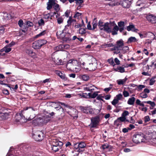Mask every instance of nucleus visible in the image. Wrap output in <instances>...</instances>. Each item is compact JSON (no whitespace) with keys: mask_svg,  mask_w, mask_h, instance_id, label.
<instances>
[{"mask_svg":"<svg viewBox=\"0 0 156 156\" xmlns=\"http://www.w3.org/2000/svg\"><path fill=\"white\" fill-rule=\"evenodd\" d=\"M82 78L83 80L87 81L89 80L90 77L88 75L84 74L82 76Z\"/></svg>","mask_w":156,"mask_h":156,"instance_id":"obj_30","label":"nucleus"},{"mask_svg":"<svg viewBox=\"0 0 156 156\" xmlns=\"http://www.w3.org/2000/svg\"><path fill=\"white\" fill-rule=\"evenodd\" d=\"M3 93L4 94L6 95H8L9 94V92L7 90H4L3 91Z\"/></svg>","mask_w":156,"mask_h":156,"instance_id":"obj_63","label":"nucleus"},{"mask_svg":"<svg viewBox=\"0 0 156 156\" xmlns=\"http://www.w3.org/2000/svg\"><path fill=\"white\" fill-rule=\"evenodd\" d=\"M11 48L6 45L3 48L1 49V51H5L6 53H8L11 50Z\"/></svg>","mask_w":156,"mask_h":156,"instance_id":"obj_24","label":"nucleus"},{"mask_svg":"<svg viewBox=\"0 0 156 156\" xmlns=\"http://www.w3.org/2000/svg\"><path fill=\"white\" fill-rule=\"evenodd\" d=\"M33 137L36 141H41L44 139V134L41 131H38L33 134Z\"/></svg>","mask_w":156,"mask_h":156,"instance_id":"obj_11","label":"nucleus"},{"mask_svg":"<svg viewBox=\"0 0 156 156\" xmlns=\"http://www.w3.org/2000/svg\"><path fill=\"white\" fill-rule=\"evenodd\" d=\"M134 28V26L133 25H130L129 26H128L127 27V30L128 31H132Z\"/></svg>","mask_w":156,"mask_h":156,"instance_id":"obj_36","label":"nucleus"},{"mask_svg":"<svg viewBox=\"0 0 156 156\" xmlns=\"http://www.w3.org/2000/svg\"><path fill=\"white\" fill-rule=\"evenodd\" d=\"M55 0H48V2L47 3V9L48 10L51 9L53 6H54L55 4Z\"/></svg>","mask_w":156,"mask_h":156,"instance_id":"obj_16","label":"nucleus"},{"mask_svg":"<svg viewBox=\"0 0 156 156\" xmlns=\"http://www.w3.org/2000/svg\"><path fill=\"white\" fill-rule=\"evenodd\" d=\"M87 28L89 30H91L92 29L91 26L90 24V22H89L87 25Z\"/></svg>","mask_w":156,"mask_h":156,"instance_id":"obj_64","label":"nucleus"},{"mask_svg":"<svg viewBox=\"0 0 156 156\" xmlns=\"http://www.w3.org/2000/svg\"><path fill=\"white\" fill-rule=\"evenodd\" d=\"M124 42L122 39L116 42V45L111 48L112 51H115L114 54H117L120 52V51L122 50L124 45Z\"/></svg>","mask_w":156,"mask_h":156,"instance_id":"obj_2","label":"nucleus"},{"mask_svg":"<svg viewBox=\"0 0 156 156\" xmlns=\"http://www.w3.org/2000/svg\"><path fill=\"white\" fill-rule=\"evenodd\" d=\"M147 104H149L151 105L153 107L155 106V104L154 102L151 101H148V102H147Z\"/></svg>","mask_w":156,"mask_h":156,"instance_id":"obj_53","label":"nucleus"},{"mask_svg":"<svg viewBox=\"0 0 156 156\" xmlns=\"http://www.w3.org/2000/svg\"><path fill=\"white\" fill-rule=\"evenodd\" d=\"M140 95H141V97L142 98H147L148 96L146 94H143V93H142V94H141Z\"/></svg>","mask_w":156,"mask_h":156,"instance_id":"obj_62","label":"nucleus"},{"mask_svg":"<svg viewBox=\"0 0 156 156\" xmlns=\"http://www.w3.org/2000/svg\"><path fill=\"white\" fill-rule=\"evenodd\" d=\"M87 70H89V71H93L96 68V64L95 63H91L89 64L88 68L84 67Z\"/></svg>","mask_w":156,"mask_h":156,"instance_id":"obj_17","label":"nucleus"},{"mask_svg":"<svg viewBox=\"0 0 156 156\" xmlns=\"http://www.w3.org/2000/svg\"><path fill=\"white\" fill-rule=\"evenodd\" d=\"M123 94L124 96L125 97H128L129 96V92L126 90H124L123 92Z\"/></svg>","mask_w":156,"mask_h":156,"instance_id":"obj_46","label":"nucleus"},{"mask_svg":"<svg viewBox=\"0 0 156 156\" xmlns=\"http://www.w3.org/2000/svg\"><path fill=\"white\" fill-rule=\"evenodd\" d=\"M70 34L69 33L62 32L59 35V38L64 42H67L69 41L71 39Z\"/></svg>","mask_w":156,"mask_h":156,"instance_id":"obj_12","label":"nucleus"},{"mask_svg":"<svg viewBox=\"0 0 156 156\" xmlns=\"http://www.w3.org/2000/svg\"><path fill=\"white\" fill-rule=\"evenodd\" d=\"M83 27V24H78L77 25H75L74 26V27L75 28H78L79 27Z\"/></svg>","mask_w":156,"mask_h":156,"instance_id":"obj_59","label":"nucleus"},{"mask_svg":"<svg viewBox=\"0 0 156 156\" xmlns=\"http://www.w3.org/2000/svg\"><path fill=\"white\" fill-rule=\"evenodd\" d=\"M122 50L123 51V53H125L126 52V50H128L129 49V47L128 46H126L124 47H122Z\"/></svg>","mask_w":156,"mask_h":156,"instance_id":"obj_50","label":"nucleus"},{"mask_svg":"<svg viewBox=\"0 0 156 156\" xmlns=\"http://www.w3.org/2000/svg\"><path fill=\"white\" fill-rule=\"evenodd\" d=\"M98 26L100 30H101L103 28V26H104L103 22L101 20H99L98 23Z\"/></svg>","mask_w":156,"mask_h":156,"instance_id":"obj_32","label":"nucleus"},{"mask_svg":"<svg viewBox=\"0 0 156 156\" xmlns=\"http://www.w3.org/2000/svg\"><path fill=\"white\" fill-rule=\"evenodd\" d=\"M114 125L118 126L120 125V122L118 120L116 119L114 121Z\"/></svg>","mask_w":156,"mask_h":156,"instance_id":"obj_54","label":"nucleus"},{"mask_svg":"<svg viewBox=\"0 0 156 156\" xmlns=\"http://www.w3.org/2000/svg\"><path fill=\"white\" fill-rule=\"evenodd\" d=\"M79 109L84 113L92 114L94 113V111L90 106L84 107L80 106Z\"/></svg>","mask_w":156,"mask_h":156,"instance_id":"obj_10","label":"nucleus"},{"mask_svg":"<svg viewBox=\"0 0 156 156\" xmlns=\"http://www.w3.org/2000/svg\"><path fill=\"white\" fill-rule=\"evenodd\" d=\"M59 76L61 79H62V80H67V78L64 73L62 72Z\"/></svg>","mask_w":156,"mask_h":156,"instance_id":"obj_33","label":"nucleus"},{"mask_svg":"<svg viewBox=\"0 0 156 156\" xmlns=\"http://www.w3.org/2000/svg\"><path fill=\"white\" fill-rule=\"evenodd\" d=\"M145 18L149 23L153 24L156 23V16L154 15L148 14L146 15Z\"/></svg>","mask_w":156,"mask_h":156,"instance_id":"obj_13","label":"nucleus"},{"mask_svg":"<svg viewBox=\"0 0 156 156\" xmlns=\"http://www.w3.org/2000/svg\"><path fill=\"white\" fill-rule=\"evenodd\" d=\"M146 35L147 36L150 35V36L153 37L152 38H153V39H154L155 37L153 33L150 32H147L146 34Z\"/></svg>","mask_w":156,"mask_h":156,"instance_id":"obj_43","label":"nucleus"},{"mask_svg":"<svg viewBox=\"0 0 156 156\" xmlns=\"http://www.w3.org/2000/svg\"><path fill=\"white\" fill-rule=\"evenodd\" d=\"M54 6L53 8H54L55 10L56 11V12H58L60 8L59 5L58 4L55 3Z\"/></svg>","mask_w":156,"mask_h":156,"instance_id":"obj_34","label":"nucleus"},{"mask_svg":"<svg viewBox=\"0 0 156 156\" xmlns=\"http://www.w3.org/2000/svg\"><path fill=\"white\" fill-rule=\"evenodd\" d=\"M32 47L34 49H39L41 48L38 40L34 41L32 43Z\"/></svg>","mask_w":156,"mask_h":156,"instance_id":"obj_18","label":"nucleus"},{"mask_svg":"<svg viewBox=\"0 0 156 156\" xmlns=\"http://www.w3.org/2000/svg\"><path fill=\"white\" fill-rule=\"evenodd\" d=\"M35 110L36 109L32 107H27L24 108L21 111L20 115L21 116L22 115H25L26 116L27 118L29 115L32 114V115H30V116L28 118V119L31 120L35 117L34 115H33V114Z\"/></svg>","mask_w":156,"mask_h":156,"instance_id":"obj_1","label":"nucleus"},{"mask_svg":"<svg viewBox=\"0 0 156 156\" xmlns=\"http://www.w3.org/2000/svg\"><path fill=\"white\" fill-rule=\"evenodd\" d=\"M114 61L117 65H119L120 63V61L117 58H115L114 59Z\"/></svg>","mask_w":156,"mask_h":156,"instance_id":"obj_61","label":"nucleus"},{"mask_svg":"<svg viewBox=\"0 0 156 156\" xmlns=\"http://www.w3.org/2000/svg\"><path fill=\"white\" fill-rule=\"evenodd\" d=\"M117 119L119 121L123 122L125 121L126 120V117L122 116L121 117L118 118Z\"/></svg>","mask_w":156,"mask_h":156,"instance_id":"obj_40","label":"nucleus"},{"mask_svg":"<svg viewBox=\"0 0 156 156\" xmlns=\"http://www.w3.org/2000/svg\"><path fill=\"white\" fill-rule=\"evenodd\" d=\"M15 43L13 41H12L11 43H10L9 44L7 45V46L9 47V48L12 47L15 44Z\"/></svg>","mask_w":156,"mask_h":156,"instance_id":"obj_58","label":"nucleus"},{"mask_svg":"<svg viewBox=\"0 0 156 156\" xmlns=\"http://www.w3.org/2000/svg\"><path fill=\"white\" fill-rule=\"evenodd\" d=\"M103 45L104 46V47L105 48L110 47H114V45L112 43L106 44L105 43H104Z\"/></svg>","mask_w":156,"mask_h":156,"instance_id":"obj_31","label":"nucleus"},{"mask_svg":"<svg viewBox=\"0 0 156 156\" xmlns=\"http://www.w3.org/2000/svg\"><path fill=\"white\" fill-rule=\"evenodd\" d=\"M38 42L40 44V46L41 47L43 45L46 44L47 43V41L45 40H38Z\"/></svg>","mask_w":156,"mask_h":156,"instance_id":"obj_28","label":"nucleus"},{"mask_svg":"<svg viewBox=\"0 0 156 156\" xmlns=\"http://www.w3.org/2000/svg\"><path fill=\"white\" fill-rule=\"evenodd\" d=\"M127 79L125 78L122 80H117V82L119 85L124 84L126 81Z\"/></svg>","mask_w":156,"mask_h":156,"instance_id":"obj_27","label":"nucleus"},{"mask_svg":"<svg viewBox=\"0 0 156 156\" xmlns=\"http://www.w3.org/2000/svg\"><path fill=\"white\" fill-rule=\"evenodd\" d=\"M133 0H122L121 3L122 6L124 8H129Z\"/></svg>","mask_w":156,"mask_h":156,"instance_id":"obj_15","label":"nucleus"},{"mask_svg":"<svg viewBox=\"0 0 156 156\" xmlns=\"http://www.w3.org/2000/svg\"><path fill=\"white\" fill-rule=\"evenodd\" d=\"M146 140L145 135L143 133L134 135L133 139V142L136 144L145 142Z\"/></svg>","mask_w":156,"mask_h":156,"instance_id":"obj_3","label":"nucleus"},{"mask_svg":"<svg viewBox=\"0 0 156 156\" xmlns=\"http://www.w3.org/2000/svg\"><path fill=\"white\" fill-rule=\"evenodd\" d=\"M57 23L59 24L62 23L63 21V19L62 17H59L57 19Z\"/></svg>","mask_w":156,"mask_h":156,"instance_id":"obj_42","label":"nucleus"},{"mask_svg":"<svg viewBox=\"0 0 156 156\" xmlns=\"http://www.w3.org/2000/svg\"><path fill=\"white\" fill-rule=\"evenodd\" d=\"M115 70L121 73H124L125 71L124 68L120 66H118L117 68L115 69Z\"/></svg>","mask_w":156,"mask_h":156,"instance_id":"obj_23","label":"nucleus"},{"mask_svg":"<svg viewBox=\"0 0 156 156\" xmlns=\"http://www.w3.org/2000/svg\"><path fill=\"white\" fill-rule=\"evenodd\" d=\"M98 92H94L93 94L89 93V96L91 98H94L98 95Z\"/></svg>","mask_w":156,"mask_h":156,"instance_id":"obj_29","label":"nucleus"},{"mask_svg":"<svg viewBox=\"0 0 156 156\" xmlns=\"http://www.w3.org/2000/svg\"><path fill=\"white\" fill-rule=\"evenodd\" d=\"M86 144L83 142H78L74 144V148L79 152L83 151L86 147Z\"/></svg>","mask_w":156,"mask_h":156,"instance_id":"obj_5","label":"nucleus"},{"mask_svg":"<svg viewBox=\"0 0 156 156\" xmlns=\"http://www.w3.org/2000/svg\"><path fill=\"white\" fill-rule=\"evenodd\" d=\"M63 143L62 142L55 140L53 141L52 146V149L55 152L58 151L59 149H61Z\"/></svg>","mask_w":156,"mask_h":156,"instance_id":"obj_9","label":"nucleus"},{"mask_svg":"<svg viewBox=\"0 0 156 156\" xmlns=\"http://www.w3.org/2000/svg\"><path fill=\"white\" fill-rule=\"evenodd\" d=\"M85 86L83 88L84 90L90 92H92L94 90L95 88H96L94 85L90 83L87 84L85 85Z\"/></svg>","mask_w":156,"mask_h":156,"instance_id":"obj_14","label":"nucleus"},{"mask_svg":"<svg viewBox=\"0 0 156 156\" xmlns=\"http://www.w3.org/2000/svg\"><path fill=\"white\" fill-rule=\"evenodd\" d=\"M26 53L32 57H34L35 56V53L30 49H27L26 50Z\"/></svg>","mask_w":156,"mask_h":156,"instance_id":"obj_20","label":"nucleus"},{"mask_svg":"<svg viewBox=\"0 0 156 156\" xmlns=\"http://www.w3.org/2000/svg\"><path fill=\"white\" fill-rule=\"evenodd\" d=\"M81 14V13L77 12L74 15L73 18H77V19H79L80 17Z\"/></svg>","mask_w":156,"mask_h":156,"instance_id":"obj_39","label":"nucleus"},{"mask_svg":"<svg viewBox=\"0 0 156 156\" xmlns=\"http://www.w3.org/2000/svg\"><path fill=\"white\" fill-rule=\"evenodd\" d=\"M91 122L89 126L90 128H96L99 125L100 121V117L97 115L95 117H92L91 119Z\"/></svg>","mask_w":156,"mask_h":156,"instance_id":"obj_4","label":"nucleus"},{"mask_svg":"<svg viewBox=\"0 0 156 156\" xmlns=\"http://www.w3.org/2000/svg\"><path fill=\"white\" fill-rule=\"evenodd\" d=\"M51 121L50 117L48 115L43 116L42 118H38L36 121L40 125H45Z\"/></svg>","mask_w":156,"mask_h":156,"instance_id":"obj_7","label":"nucleus"},{"mask_svg":"<svg viewBox=\"0 0 156 156\" xmlns=\"http://www.w3.org/2000/svg\"><path fill=\"white\" fill-rule=\"evenodd\" d=\"M26 24L29 27H32L34 25V23L29 21H27L26 22Z\"/></svg>","mask_w":156,"mask_h":156,"instance_id":"obj_49","label":"nucleus"},{"mask_svg":"<svg viewBox=\"0 0 156 156\" xmlns=\"http://www.w3.org/2000/svg\"><path fill=\"white\" fill-rule=\"evenodd\" d=\"M114 27L113 28V30L114 31H118L119 30V28L118 26L115 24V25L114 26Z\"/></svg>","mask_w":156,"mask_h":156,"instance_id":"obj_56","label":"nucleus"},{"mask_svg":"<svg viewBox=\"0 0 156 156\" xmlns=\"http://www.w3.org/2000/svg\"><path fill=\"white\" fill-rule=\"evenodd\" d=\"M119 102V101L116 99L115 98L113 101L112 102V105L115 106V107L116 108H117V107L116 106V105Z\"/></svg>","mask_w":156,"mask_h":156,"instance_id":"obj_37","label":"nucleus"},{"mask_svg":"<svg viewBox=\"0 0 156 156\" xmlns=\"http://www.w3.org/2000/svg\"><path fill=\"white\" fill-rule=\"evenodd\" d=\"M92 24H93V28H92V30H94L97 27V22H96V21L93 22Z\"/></svg>","mask_w":156,"mask_h":156,"instance_id":"obj_48","label":"nucleus"},{"mask_svg":"<svg viewBox=\"0 0 156 156\" xmlns=\"http://www.w3.org/2000/svg\"><path fill=\"white\" fill-rule=\"evenodd\" d=\"M78 62L77 60L72 59L69 60L66 66L67 69L71 70L72 69H74V68L75 66H77L78 65Z\"/></svg>","mask_w":156,"mask_h":156,"instance_id":"obj_8","label":"nucleus"},{"mask_svg":"<svg viewBox=\"0 0 156 156\" xmlns=\"http://www.w3.org/2000/svg\"><path fill=\"white\" fill-rule=\"evenodd\" d=\"M23 23V21L22 20H20L18 22V24L20 27H22Z\"/></svg>","mask_w":156,"mask_h":156,"instance_id":"obj_51","label":"nucleus"},{"mask_svg":"<svg viewBox=\"0 0 156 156\" xmlns=\"http://www.w3.org/2000/svg\"><path fill=\"white\" fill-rule=\"evenodd\" d=\"M122 98V95L120 94H118L116 95L115 98L119 101Z\"/></svg>","mask_w":156,"mask_h":156,"instance_id":"obj_47","label":"nucleus"},{"mask_svg":"<svg viewBox=\"0 0 156 156\" xmlns=\"http://www.w3.org/2000/svg\"><path fill=\"white\" fill-rule=\"evenodd\" d=\"M156 78V76H154L150 80L149 83L150 85H152L154 84L155 81L154 79Z\"/></svg>","mask_w":156,"mask_h":156,"instance_id":"obj_35","label":"nucleus"},{"mask_svg":"<svg viewBox=\"0 0 156 156\" xmlns=\"http://www.w3.org/2000/svg\"><path fill=\"white\" fill-rule=\"evenodd\" d=\"M46 33V30H44L39 33V34H37L36 35V37H40V36H43Z\"/></svg>","mask_w":156,"mask_h":156,"instance_id":"obj_41","label":"nucleus"},{"mask_svg":"<svg viewBox=\"0 0 156 156\" xmlns=\"http://www.w3.org/2000/svg\"><path fill=\"white\" fill-rule=\"evenodd\" d=\"M135 99V98L134 97L129 98L127 101L128 104L131 105H133L134 104Z\"/></svg>","mask_w":156,"mask_h":156,"instance_id":"obj_22","label":"nucleus"},{"mask_svg":"<svg viewBox=\"0 0 156 156\" xmlns=\"http://www.w3.org/2000/svg\"><path fill=\"white\" fill-rule=\"evenodd\" d=\"M118 24L119 27H124V22L123 21H120L118 23Z\"/></svg>","mask_w":156,"mask_h":156,"instance_id":"obj_44","label":"nucleus"},{"mask_svg":"<svg viewBox=\"0 0 156 156\" xmlns=\"http://www.w3.org/2000/svg\"><path fill=\"white\" fill-rule=\"evenodd\" d=\"M150 120L149 117L148 116H146L144 117V122H147Z\"/></svg>","mask_w":156,"mask_h":156,"instance_id":"obj_60","label":"nucleus"},{"mask_svg":"<svg viewBox=\"0 0 156 156\" xmlns=\"http://www.w3.org/2000/svg\"><path fill=\"white\" fill-rule=\"evenodd\" d=\"M86 32V28H80L79 30V34L82 35L84 34Z\"/></svg>","mask_w":156,"mask_h":156,"instance_id":"obj_25","label":"nucleus"},{"mask_svg":"<svg viewBox=\"0 0 156 156\" xmlns=\"http://www.w3.org/2000/svg\"><path fill=\"white\" fill-rule=\"evenodd\" d=\"M108 62L112 65L114 66V62L113 59L110 58L108 60Z\"/></svg>","mask_w":156,"mask_h":156,"instance_id":"obj_55","label":"nucleus"},{"mask_svg":"<svg viewBox=\"0 0 156 156\" xmlns=\"http://www.w3.org/2000/svg\"><path fill=\"white\" fill-rule=\"evenodd\" d=\"M129 114V112L127 111H124L122 114V116L125 117L126 116L128 115Z\"/></svg>","mask_w":156,"mask_h":156,"instance_id":"obj_52","label":"nucleus"},{"mask_svg":"<svg viewBox=\"0 0 156 156\" xmlns=\"http://www.w3.org/2000/svg\"><path fill=\"white\" fill-rule=\"evenodd\" d=\"M115 25V21L110 22L109 23L106 22L104 23V26L101 30H103L108 33H110L112 32V26H113Z\"/></svg>","mask_w":156,"mask_h":156,"instance_id":"obj_6","label":"nucleus"},{"mask_svg":"<svg viewBox=\"0 0 156 156\" xmlns=\"http://www.w3.org/2000/svg\"><path fill=\"white\" fill-rule=\"evenodd\" d=\"M38 24L39 26H43L44 25V21L42 19H41L38 21Z\"/></svg>","mask_w":156,"mask_h":156,"instance_id":"obj_38","label":"nucleus"},{"mask_svg":"<svg viewBox=\"0 0 156 156\" xmlns=\"http://www.w3.org/2000/svg\"><path fill=\"white\" fill-rule=\"evenodd\" d=\"M49 14H46L45 15L44 17V18L46 20V21H47L49 19H51V18L50 17V16H49Z\"/></svg>","mask_w":156,"mask_h":156,"instance_id":"obj_45","label":"nucleus"},{"mask_svg":"<svg viewBox=\"0 0 156 156\" xmlns=\"http://www.w3.org/2000/svg\"><path fill=\"white\" fill-rule=\"evenodd\" d=\"M145 87V86L144 85H140L137 86V88L140 90H141L143 88Z\"/></svg>","mask_w":156,"mask_h":156,"instance_id":"obj_57","label":"nucleus"},{"mask_svg":"<svg viewBox=\"0 0 156 156\" xmlns=\"http://www.w3.org/2000/svg\"><path fill=\"white\" fill-rule=\"evenodd\" d=\"M9 115V113L7 112H0V118L2 119H5L8 118Z\"/></svg>","mask_w":156,"mask_h":156,"instance_id":"obj_19","label":"nucleus"},{"mask_svg":"<svg viewBox=\"0 0 156 156\" xmlns=\"http://www.w3.org/2000/svg\"><path fill=\"white\" fill-rule=\"evenodd\" d=\"M137 41L135 37H131L128 38L127 43H129L133 42H135Z\"/></svg>","mask_w":156,"mask_h":156,"instance_id":"obj_26","label":"nucleus"},{"mask_svg":"<svg viewBox=\"0 0 156 156\" xmlns=\"http://www.w3.org/2000/svg\"><path fill=\"white\" fill-rule=\"evenodd\" d=\"M60 50H61L63 49H68L70 47V46L68 44H61L57 47Z\"/></svg>","mask_w":156,"mask_h":156,"instance_id":"obj_21","label":"nucleus"}]
</instances>
